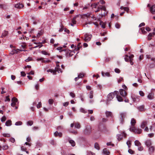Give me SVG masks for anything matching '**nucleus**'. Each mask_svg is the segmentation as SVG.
<instances>
[{
  "label": "nucleus",
  "instance_id": "obj_1",
  "mask_svg": "<svg viewBox=\"0 0 155 155\" xmlns=\"http://www.w3.org/2000/svg\"><path fill=\"white\" fill-rule=\"evenodd\" d=\"M129 130L130 131L137 134H141L142 131V130L140 128L137 129L135 127H130Z\"/></svg>",
  "mask_w": 155,
  "mask_h": 155
},
{
  "label": "nucleus",
  "instance_id": "obj_2",
  "mask_svg": "<svg viewBox=\"0 0 155 155\" xmlns=\"http://www.w3.org/2000/svg\"><path fill=\"white\" fill-rule=\"evenodd\" d=\"M91 132V128L90 126L87 125L86 126L84 130V133L86 135L89 134Z\"/></svg>",
  "mask_w": 155,
  "mask_h": 155
},
{
  "label": "nucleus",
  "instance_id": "obj_3",
  "mask_svg": "<svg viewBox=\"0 0 155 155\" xmlns=\"http://www.w3.org/2000/svg\"><path fill=\"white\" fill-rule=\"evenodd\" d=\"M115 94L114 93H114L112 92L109 94L107 96V101L108 102L112 100L113 98L114 97Z\"/></svg>",
  "mask_w": 155,
  "mask_h": 155
},
{
  "label": "nucleus",
  "instance_id": "obj_4",
  "mask_svg": "<svg viewBox=\"0 0 155 155\" xmlns=\"http://www.w3.org/2000/svg\"><path fill=\"white\" fill-rule=\"evenodd\" d=\"M84 41L87 42L90 41L92 38V36L91 35H88V34H85L84 35Z\"/></svg>",
  "mask_w": 155,
  "mask_h": 155
},
{
  "label": "nucleus",
  "instance_id": "obj_5",
  "mask_svg": "<svg viewBox=\"0 0 155 155\" xmlns=\"http://www.w3.org/2000/svg\"><path fill=\"white\" fill-rule=\"evenodd\" d=\"M147 6L148 7L150 8V10L153 14L155 13V5H153L151 6V5L150 4H148Z\"/></svg>",
  "mask_w": 155,
  "mask_h": 155
},
{
  "label": "nucleus",
  "instance_id": "obj_6",
  "mask_svg": "<svg viewBox=\"0 0 155 155\" xmlns=\"http://www.w3.org/2000/svg\"><path fill=\"white\" fill-rule=\"evenodd\" d=\"M114 93L115 95H116V98L118 101L119 102L122 101H123V99L120 96L118 95V91H114Z\"/></svg>",
  "mask_w": 155,
  "mask_h": 155
},
{
  "label": "nucleus",
  "instance_id": "obj_7",
  "mask_svg": "<svg viewBox=\"0 0 155 155\" xmlns=\"http://www.w3.org/2000/svg\"><path fill=\"white\" fill-rule=\"evenodd\" d=\"M121 121L122 123L124 121V119L126 116V113L125 112H121L120 114Z\"/></svg>",
  "mask_w": 155,
  "mask_h": 155
},
{
  "label": "nucleus",
  "instance_id": "obj_8",
  "mask_svg": "<svg viewBox=\"0 0 155 155\" xmlns=\"http://www.w3.org/2000/svg\"><path fill=\"white\" fill-rule=\"evenodd\" d=\"M12 103L11 104L12 106L14 107L16 104V103L18 101V99L15 97H13L12 99Z\"/></svg>",
  "mask_w": 155,
  "mask_h": 155
},
{
  "label": "nucleus",
  "instance_id": "obj_9",
  "mask_svg": "<svg viewBox=\"0 0 155 155\" xmlns=\"http://www.w3.org/2000/svg\"><path fill=\"white\" fill-rule=\"evenodd\" d=\"M120 94L123 97H125L127 95V94L125 90L121 89L119 91Z\"/></svg>",
  "mask_w": 155,
  "mask_h": 155
},
{
  "label": "nucleus",
  "instance_id": "obj_10",
  "mask_svg": "<svg viewBox=\"0 0 155 155\" xmlns=\"http://www.w3.org/2000/svg\"><path fill=\"white\" fill-rule=\"evenodd\" d=\"M147 122L146 121H142L140 127L143 129L144 127L147 126Z\"/></svg>",
  "mask_w": 155,
  "mask_h": 155
},
{
  "label": "nucleus",
  "instance_id": "obj_11",
  "mask_svg": "<svg viewBox=\"0 0 155 155\" xmlns=\"http://www.w3.org/2000/svg\"><path fill=\"white\" fill-rule=\"evenodd\" d=\"M136 120L134 118L131 119L130 122V124L131 125V127H135L134 126L136 123Z\"/></svg>",
  "mask_w": 155,
  "mask_h": 155
},
{
  "label": "nucleus",
  "instance_id": "obj_12",
  "mask_svg": "<svg viewBox=\"0 0 155 155\" xmlns=\"http://www.w3.org/2000/svg\"><path fill=\"white\" fill-rule=\"evenodd\" d=\"M154 150V147L153 146H151L148 149V151L150 154H151L153 153Z\"/></svg>",
  "mask_w": 155,
  "mask_h": 155
},
{
  "label": "nucleus",
  "instance_id": "obj_13",
  "mask_svg": "<svg viewBox=\"0 0 155 155\" xmlns=\"http://www.w3.org/2000/svg\"><path fill=\"white\" fill-rule=\"evenodd\" d=\"M154 94L152 93H150L147 96V98L150 100L153 99L154 97Z\"/></svg>",
  "mask_w": 155,
  "mask_h": 155
},
{
  "label": "nucleus",
  "instance_id": "obj_14",
  "mask_svg": "<svg viewBox=\"0 0 155 155\" xmlns=\"http://www.w3.org/2000/svg\"><path fill=\"white\" fill-rule=\"evenodd\" d=\"M145 143L147 147H149L151 144V141L150 140H147L146 141Z\"/></svg>",
  "mask_w": 155,
  "mask_h": 155
},
{
  "label": "nucleus",
  "instance_id": "obj_15",
  "mask_svg": "<svg viewBox=\"0 0 155 155\" xmlns=\"http://www.w3.org/2000/svg\"><path fill=\"white\" fill-rule=\"evenodd\" d=\"M106 115V117H113V114L111 112L108 111H106L105 112Z\"/></svg>",
  "mask_w": 155,
  "mask_h": 155
},
{
  "label": "nucleus",
  "instance_id": "obj_16",
  "mask_svg": "<svg viewBox=\"0 0 155 155\" xmlns=\"http://www.w3.org/2000/svg\"><path fill=\"white\" fill-rule=\"evenodd\" d=\"M103 153L106 155H108L109 154L110 152L106 148H104L103 150Z\"/></svg>",
  "mask_w": 155,
  "mask_h": 155
},
{
  "label": "nucleus",
  "instance_id": "obj_17",
  "mask_svg": "<svg viewBox=\"0 0 155 155\" xmlns=\"http://www.w3.org/2000/svg\"><path fill=\"white\" fill-rule=\"evenodd\" d=\"M54 135L55 137H57L58 136L60 137H61L62 136V134L61 133H58L57 131L54 133Z\"/></svg>",
  "mask_w": 155,
  "mask_h": 155
},
{
  "label": "nucleus",
  "instance_id": "obj_18",
  "mask_svg": "<svg viewBox=\"0 0 155 155\" xmlns=\"http://www.w3.org/2000/svg\"><path fill=\"white\" fill-rule=\"evenodd\" d=\"M15 7L16 8H20L23 7V5L21 4H17L15 5Z\"/></svg>",
  "mask_w": 155,
  "mask_h": 155
},
{
  "label": "nucleus",
  "instance_id": "obj_19",
  "mask_svg": "<svg viewBox=\"0 0 155 155\" xmlns=\"http://www.w3.org/2000/svg\"><path fill=\"white\" fill-rule=\"evenodd\" d=\"M69 143L71 145L72 147H74L75 145V143L74 141L72 140H69Z\"/></svg>",
  "mask_w": 155,
  "mask_h": 155
},
{
  "label": "nucleus",
  "instance_id": "obj_20",
  "mask_svg": "<svg viewBox=\"0 0 155 155\" xmlns=\"http://www.w3.org/2000/svg\"><path fill=\"white\" fill-rule=\"evenodd\" d=\"M5 125L7 126H9L12 125V121L10 120H8L5 122Z\"/></svg>",
  "mask_w": 155,
  "mask_h": 155
},
{
  "label": "nucleus",
  "instance_id": "obj_21",
  "mask_svg": "<svg viewBox=\"0 0 155 155\" xmlns=\"http://www.w3.org/2000/svg\"><path fill=\"white\" fill-rule=\"evenodd\" d=\"M135 145L137 146H140L141 145V144L140 142L138 140H136L134 141Z\"/></svg>",
  "mask_w": 155,
  "mask_h": 155
},
{
  "label": "nucleus",
  "instance_id": "obj_22",
  "mask_svg": "<svg viewBox=\"0 0 155 155\" xmlns=\"http://www.w3.org/2000/svg\"><path fill=\"white\" fill-rule=\"evenodd\" d=\"M101 74L103 76H107V77H109L110 76V74L108 72L104 73V72L102 71L101 72Z\"/></svg>",
  "mask_w": 155,
  "mask_h": 155
},
{
  "label": "nucleus",
  "instance_id": "obj_23",
  "mask_svg": "<svg viewBox=\"0 0 155 155\" xmlns=\"http://www.w3.org/2000/svg\"><path fill=\"white\" fill-rule=\"evenodd\" d=\"M75 127L79 129L81 127V125L79 123H76L74 124Z\"/></svg>",
  "mask_w": 155,
  "mask_h": 155
},
{
  "label": "nucleus",
  "instance_id": "obj_24",
  "mask_svg": "<svg viewBox=\"0 0 155 155\" xmlns=\"http://www.w3.org/2000/svg\"><path fill=\"white\" fill-rule=\"evenodd\" d=\"M144 106L143 105H142L140 106L137 107V109L139 111H143L144 110Z\"/></svg>",
  "mask_w": 155,
  "mask_h": 155
},
{
  "label": "nucleus",
  "instance_id": "obj_25",
  "mask_svg": "<svg viewBox=\"0 0 155 155\" xmlns=\"http://www.w3.org/2000/svg\"><path fill=\"white\" fill-rule=\"evenodd\" d=\"M131 98L134 102H136L137 101H139V99L138 98V97H137L136 98L135 97L132 96Z\"/></svg>",
  "mask_w": 155,
  "mask_h": 155
},
{
  "label": "nucleus",
  "instance_id": "obj_26",
  "mask_svg": "<svg viewBox=\"0 0 155 155\" xmlns=\"http://www.w3.org/2000/svg\"><path fill=\"white\" fill-rule=\"evenodd\" d=\"M94 147L96 149L99 150L100 149V147L98 144L97 143H95L94 144Z\"/></svg>",
  "mask_w": 155,
  "mask_h": 155
},
{
  "label": "nucleus",
  "instance_id": "obj_27",
  "mask_svg": "<svg viewBox=\"0 0 155 155\" xmlns=\"http://www.w3.org/2000/svg\"><path fill=\"white\" fill-rule=\"evenodd\" d=\"M47 71L48 72H51V73H52L53 74H55L56 72V71H55V70H52L51 69L48 70Z\"/></svg>",
  "mask_w": 155,
  "mask_h": 155
},
{
  "label": "nucleus",
  "instance_id": "obj_28",
  "mask_svg": "<svg viewBox=\"0 0 155 155\" xmlns=\"http://www.w3.org/2000/svg\"><path fill=\"white\" fill-rule=\"evenodd\" d=\"M117 137L118 140H120L122 139L123 136L121 134H117Z\"/></svg>",
  "mask_w": 155,
  "mask_h": 155
},
{
  "label": "nucleus",
  "instance_id": "obj_29",
  "mask_svg": "<svg viewBox=\"0 0 155 155\" xmlns=\"http://www.w3.org/2000/svg\"><path fill=\"white\" fill-rule=\"evenodd\" d=\"M100 25L101 26V27L103 28H105V25L103 22L102 21H100Z\"/></svg>",
  "mask_w": 155,
  "mask_h": 155
},
{
  "label": "nucleus",
  "instance_id": "obj_30",
  "mask_svg": "<svg viewBox=\"0 0 155 155\" xmlns=\"http://www.w3.org/2000/svg\"><path fill=\"white\" fill-rule=\"evenodd\" d=\"M42 145V144L40 142H37L36 143V148H38L40 147H41Z\"/></svg>",
  "mask_w": 155,
  "mask_h": 155
},
{
  "label": "nucleus",
  "instance_id": "obj_31",
  "mask_svg": "<svg viewBox=\"0 0 155 155\" xmlns=\"http://www.w3.org/2000/svg\"><path fill=\"white\" fill-rule=\"evenodd\" d=\"M8 148L9 147L7 145H4L2 147V149L3 150H7L8 149Z\"/></svg>",
  "mask_w": 155,
  "mask_h": 155
},
{
  "label": "nucleus",
  "instance_id": "obj_32",
  "mask_svg": "<svg viewBox=\"0 0 155 155\" xmlns=\"http://www.w3.org/2000/svg\"><path fill=\"white\" fill-rule=\"evenodd\" d=\"M84 74L82 73H80L78 75V77H79V78H82L83 77H84Z\"/></svg>",
  "mask_w": 155,
  "mask_h": 155
},
{
  "label": "nucleus",
  "instance_id": "obj_33",
  "mask_svg": "<svg viewBox=\"0 0 155 155\" xmlns=\"http://www.w3.org/2000/svg\"><path fill=\"white\" fill-rule=\"evenodd\" d=\"M140 31L143 34H145L146 33V32L144 30V28L143 27L141 28L140 29Z\"/></svg>",
  "mask_w": 155,
  "mask_h": 155
},
{
  "label": "nucleus",
  "instance_id": "obj_34",
  "mask_svg": "<svg viewBox=\"0 0 155 155\" xmlns=\"http://www.w3.org/2000/svg\"><path fill=\"white\" fill-rule=\"evenodd\" d=\"M22 122L21 121H19L15 123V125L16 126L21 125L22 124Z\"/></svg>",
  "mask_w": 155,
  "mask_h": 155
},
{
  "label": "nucleus",
  "instance_id": "obj_35",
  "mask_svg": "<svg viewBox=\"0 0 155 155\" xmlns=\"http://www.w3.org/2000/svg\"><path fill=\"white\" fill-rule=\"evenodd\" d=\"M71 52H70V51H67V52L66 53V56H68L69 57L72 56V54H71Z\"/></svg>",
  "mask_w": 155,
  "mask_h": 155
},
{
  "label": "nucleus",
  "instance_id": "obj_36",
  "mask_svg": "<svg viewBox=\"0 0 155 155\" xmlns=\"http://www.w3.org/2000/svg\"><path fill=\"white\" fill-rule=\"evenodd\" d=\"M125 57L124 58L125 60L126 61L128 62L129 61V59L128 57V55H125Z\"/></svg>",
  "mask_w": 155,
  "mask_h": 155
},
{
  "label": "nucleus",
  "instance_id": "obj_37",
  "mask_svg": "<svg viewBox=\"0 0 155 155\" xmlns=\"http://www.w3.org/2000/svg\"><path fill=\"white\" fill-rule=\"evenodd\" d=\"M80 111L81 112L86 113L87 112V111L84 109L82 108H81L80 109Z\"/></svg>",
  "mask_w": 155,
  "mask_h": 155
},
{
  "label": "nucleus",
  "instance_id": "obj_38",
  "mask_svg": "<svg viewBox=\"0 0 155 155\" xmlns=\"http://www.w3.org/2000/svg\"><path fill=\"white\" fill-rule=\"evenodd\" d=\"M41 53L45 55H49V54L48 53L45 51H41Z\"/></svg>",
  "mask_w": 155,
  "mask_h": 155
},
{
  "label": "nucleus",
  "instance_id": "obj_39",
  "mask_svg": "<svg viewBox=\"0 0 155 155\" xmlns=\"http://www.w3.org/2000/svg\"><path fill=\"white\" fill-rule=\"evenodd\" d=\"M54 100L52 99H49L48 100V103L50 104H52L54 102Z\"/></svg>",
  "mask_w": 155,
  "mask_h": 155
},
{
  "label": "nucleus",
  "instance_id": "obj_40",
  "mask_svg": "<svg viewBox=\"0 0 155 155\" xmlns=\"http://www.w3.org/2000/svg\"><path fill=\"white\" fill-rule=\"evenodd\" d=\"M33 124V122L32 121H29L27 123V125L29 126H31Z\"/></svg>",
  "mask_w": 155,
  "mask_h": 155
},
{
  "label": "nucleus",
  "instance_id": "obj_41",
  "mask_svg": "<svg viewBox=\"0 0 155 155\" xmlns=\"http://www.w3.org/2000/svg\"><path fill=\"white\" fill-rule=\"evenodd\" d=\"M8 34L7 31H5L2 34V36L3 37H5Z\"/></svg>",
  "mask_w": 155,
  "mask_h": 155
},
{
  "label": "nucleus",
  "instance_id": "obj_42",
  "mask_svg": "<svg viewBox=\"0 0 155 155\" xmlns=\"http://www.w3.org/2000/svg\"><path fill=\"white\" fill-rule=\"evenodd\" d=\"M123 9L126 11L127 13H128L129 11V8L128 7H125L123 8Z\"/></svg>",
  "mask_w": 155,
  "mask_h": 155
},
{
  "label": "nucleus",
  "instance_id": "obj_43",
  "mask_svg": "<svg viewBox=\"0 0 155 155\" xmlns=\"http://www.w3.org/2000/svg\"><path fill=\"white\" fill-rule=\"evenodd\" d=\"M102 9V7H101V6H99L97 8V9L95 11V12H97L99 11L100 10H101Z\"/></svg>",
  "mask_w": 155,
  "mask_h": 155
},
{
  "label": "nucleus",
  "instance_id": "obj_44",
  "mask_svg": "<svg viewBox=\"0 0 155 155\" xmlns=\"http://www.w3.org/2000/svg\"><path fill=\"white\" fill-rule=\"evenodd\" d=\"M41 106V102L38 103V104L37 105V107L38 108H39Z\"/></svg>",
  "mask_w": 155,
  "mask_h": 155
},
{
  "label": "nucleus",
  "instance_id": "obj_45",
  "mask_svg": "<svg viewBox=\"0 0 155 155\" xmlns=\"http://www.w3.org/2000/svg\"><path fill=\"white\" fill-rule=\"evenodd\" d=\"M139 93L140 95L142 97H143V96H144V94L143 92V91H140L139 92Z\"/></svg>",
  "mask_w": 155,
  "mask_h": 155
},
{
  "label": "nucleus",
  "instance_id": "obj_46",
  "mask_svg": "<svg viewBox=\"0 0 155 155\" xmlns=\"http://www.w3.org/2000/svg\"><path fill=\"white\" fill-rule=\"evenodd\" d=\"M93 92L92 91H91L90 93L89 97L90 98H92L93 97Z\"/></svg>",
  "mask_w": 155,
  "mask_h": 155
},
{
  "label": "nucleus",
  "instance_id": "obj_47",
  "mask_svg": "<svg viewBox=\"0 0 155 155\" xmlns=\"http://www.w3.org/2000/svg\"><path fill=\"white\" fill-rule=\"evenodd\" d=\"M17 53V51L15 50H13L10 53V54L13 55L15 53Z\"/></svg>",
  "mask_w": 155,
  "mask_h": 155
},
{
  "label": "nucleus",
  "instance_id": "obj_48",
  "mask_svg": "<svg viewBox=\"0 0 155 155\" xmlns=\"http://www.w3.org/2000/svg\"><path fill=\"white\" fill-rule=\"evenodd\" d=\"M114 71H115V72H116V73H119L120 72V70L119 69L117 68H116L115 69Z\"/></svg>",
  "mask_w": 155,
  "mask_h": 155
},
{
  "label": "nucleus",
  "instance_id": "obj_49",
  "mask_svg": "<svg viewBox=\"0 0 155 155\" xmlns=\"http://www.w3.org/2000/svg\"><path fill=\"white\" fill-rule=\"evenodd\" d=\"M95 155V153L91 151L87 152V155Z\"/></svg>",
  "mask_w": 155,
  "mask_h": 155
},
{
  "label": "nucleus",
  "instance_id": "obj_50",
  "mask_svg": "<svg viewBox=\"0 0 155 155\" xmlns=\"http://www.w3.org/2000/svg\"><path fill=\"white\" fill-rule=\"evenodd\" d=\"M97 6V4L95 3L92 4L91 5V6L93 8H96Z\"/></svg>",
  "mask_w": 155,
  "mask_h": 155
},
{
  "label": "nucleus",
  "instance_id": "obj_51",
  "mask_svg": "<svg viewBox=\"0 0 155 155\" xmlns=\"http://www.w3.org/2000/svg\"><path fill=\"white\" fill-rule=\"evenodd\" d=\"M6 120V118L5 116H4L2 118L1 121L2 122H4Z\"/></svg>",
  "mask_w": 155,
  "mask_h": 155
},
{
  "label": "nucleus",
  "instance_id": "obj_52",
  "mask_svg": "<svg viewBox=\"0 0 155 155\" xmlns=\"http://www.w3.org/2000/svg\"><path fill=\"white\" fill-rule=\"evenodd\" d=\"M75 17L72 20V22L73 23V24H75L76 23V21L75 20Z\"/></svg>",
  "mask_w": 155,
  "mask_h": 155
},
{
  "label": "nucleus",
  "instance_id": "obj_53",
  "mask_svg": "<svg viewBox=\"0 0 155 155\" xmlns=\"http://www.w3.org/2000/svg\"><path fill=\"white\" fill-rule=\"evenodd\" d=\"M56 71V72L57 71H58V73L60 72H62V71L61 70V69L60 68H57L56 70H55Z\"/></svg>",
  "mask_w": 155,
  "mask_h": 155
},
{
  "label": "nucleus",
  "instance_id": "obj_54",
  "mask_svg": "<svg viewBox=\"0 0 155 155\" xmlns=\"http://www.w3.org/2000/svg\"><path fill=\"white\" fill-rule=\"evenodd\" d=\"M127 144L128 145V147H130L131 146V141H127Z\"/></svg>",
  "mask_w": 155,
  "mask_h": 155
},
{
  "label": "nucleus",
  "instance_id": "obj_55",
  "mask_svg": "<svg viewBox=\"0 0 155 155\" xmlns=\"http://www.w3.org/2000/svg\"><path fill=\"white\" fill-rule=\"evenodd\" d=\"M134 57V55L133 54H131L130 56H128L129 58V60H133V58Z\"/></svg>",
  "mask_w": 155,
  "mask_h": 155
},
{
  "label": "nucleus",
  "instance_id": "obj_56",
  "mask_svg": "<svg viewBox=\"0 0 155 155\" xmlns=\"http://www.w3.org/2000/svg\"><path fill=\"white\" fill-rule=\"evenodd\" d=\"M115 26L116 27V28H120V25L118 23H116L115 25Z\"/></svg>",
  "mask_w": 155,
  "mask_h": 155
},
{
  "label": "nucleus",
  "instance_id": "obj_57",
  "mask_svg": "<svg viewBox=\"0 0 155 155\" xmlns=\"http://www.w3.org/2000/svg\"><path fill=\"white\" fill-rule=\"evenodd\" d=\"M70 95L73 98L74 97H75V95L74 94L73 92H70Z\"/></svg>",
  "mask_w": 155,
  "mask_h": 155
},
{
  "label": "nucleus",
  "instance_id": "obj_58",
  "mask_svg": "<svg viewBox=\"0 0 155 155\" xmlns=\"http://www.w3.org/2000/svg\"><path fill=\"white\" fill-rule=\"evenodd\" d=\"M21 76L23 77H24L26 75V74L24 71H21Z\"/></svg>",
  "mask_w": 155,
  "mask_h": 155
},
{
  "label": "nucleus",
  "instance_id": "obj_59",
  "mask_svg": "<svg viewBox=\"0 0 155 155\" xmlns=\"http://www.w3.org/2000/svg\"><path fill=\"white\" fill-rule=\"evenodd\" d=\"M39 84H37L35 86V88L36 90H38L39 89Z\"/></svg>",
  "mask_w": 155,
  "mask_h": 155
},
{
  "label": "nucleus",
  "instance_id": "obj_60",
  "mask_svg": "<svg viewBox=\"0 0 155 155\" xmlns=\"http://www.w3.org/2000/svg\"><path fill=\"white\" fill-rule=\"evenodd\" d=\"M10 101V99L9 98V96H6V97L5 99V101Z\"/></svg>",
  "mask_w": 155,
  "mask_h": 155
},
{
  "label": "nucleus",
  "instance_id": "obj_61",
  "mask_svg": "<svg viewBox=\"0 0 155 155\" xmlns=\"http://www.w3.org/2000/svg\"><path fill=\"white\" fill-rule=\"evenodd\" d=\"M155 35V33L154 32H153L152 33H149L148 36L149 37H152L153 36H154Z\"/></svg>",
  "mask_w": 155,
  "mask_h": 155
},
{
  "label": "nucleus",
  "instance_id": "obj_62",
  "mask_svg": "<svg viewBox=\"0 0 155 155\" xmlns=\"http://www.w3.org/2000/svg\"><path fill=\"white\" fill-rule=\"evenodd\" d=\"M138 149L139 150L141 151H142L143 149V147L141 146H138Z\"/></svg>",
  "mask_w": 155,
  "mask_h": 155
},
{
  "label": "nucleus",
  "instance_id": "obj_63",
  "mask_svg": "<svg viewBox=\"0 0 155 155\" xmlns=\"http://www.w3.org/2000/svg\"><path fill=\"white\" fill-rule=\"evenodd\" d=\"M69 104L68 102H64L63 103V105L64 106L66 107Z\"/></svg>",
  "mask_w": 155,
  "mask_h": 155
},
{
  "label": "nucleus",
  "instance_id": "obj_64",
  "mask_svg": "<svg viewBox=\"0 0 155 155\" xmlns=\"http://www.w3.org/2000/svg\"><path fill=\"white\" fill-rule=\"evenodd\" d=\"M10 141L12 143H14L15 142V139L13 138H11L10 139Z\"/></svg>",
  "mask_w": 155,
  "mask_h": 155
}]
</instances>
